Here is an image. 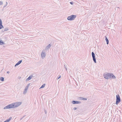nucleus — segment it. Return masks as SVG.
Here are the masks:
<instances>
[{"label":"nucleus","instance_id":"f257e3e1","mask_svg":"<svg viewBox=\"0 0 122 122\" xmlns=\"http://www.w3.org/2000/svg\"><path fill=\"white\" fill-rule=\"evenodd\" d=\"M21 104V102H20L13 103L6 106L4 108V109H6L15 108L19 106Z\"/></svg>","mask_w":122,"mask_h":122},{"label":"nucleus","instance_id":"f03ea898","mask_svg":"<svg viewBox=\"0 0 122 122\" xmlns=\"http://www.w3.org/2000/svg\"><path fill=\"white\" fill-rule=\"evenodd\" d=\"M103 76L104 78L107 79L109 78H112L114 79L116 78V77L112 73L107 72L105 73H104Z\"/></svg>","mask_w":122,"mask_h":122},{"label":"nucleus","instance_id":"7ed1b4c3","mask_svg":"<svg viewBox=\"0 0 122 122\" xmlns=\"http://www.w3.org/2000/svg\"><path fill=\"white\" fill-rule=\"evenodd\" d=\"M76 17V15H72L69 16L67 18V19L69 20H74Z\"/></svg>","mask_w":122,"mask_h":122},{"label":"nucleus","instance_id":"20e7f679","mask_svg":"<svg viewBox=\"0 0 122 122\" xmlns=\"http://www.w3.org/2000/svg\"><path fill=\"white\" fill-rule=\"evenodd\" d=\"M121 102V99L119 95L118 94L116 95V105L118 104Z\"/></svg>","mask_w":122,"mask_h":122},{"label":"nucleus","instance_id":"39448f33","mask_svg":"<svg viewBox=\"0 0 122 122\" xmlns=\"http://www.w3.org/2000/svg\"><path fill=\"white\" fill-rule=\"evenodd\" d=\"M30 83L28 84L25 87V88L23 91V94H25L27 92L28 87L29 86Z\"/></svg>","mask_w":122,"mask_h":122},{"label":"nucleus","instance_id":"423d86ee","mask_svg":"<svg viewBox=\"0 0 122 122\" xmlns=\"http://www.w3.org/2000/svg\"><path fill=\"white\" fill-rule=\"evenodd\" d=\"M92 55L93 58V60L95 63H96V60L95 58V55L94 53L92 52Z\"/></svg>","mask_w":122,"mask_h":122},{"label":"nucleus","instance_id":"0eeeda50","mask_svg":"<svg viewBox=\"0 0 122 122\" xmlns=\"http://www.w3.org/2000/svg\"><path fill=\"white\" fill-rule=\"evenodd\" d=\"M46 55V53L44 51H43L41 52V56L42 58L43 59L45 57Z\"/></svg>","mask_w":122,"mask_h":122},{"label":"nucleus","instance_id":"6e6552de","mask_svg":"<svg viewBox=\"0 0 122 122\" xmlns=\"http://www.w3.org/2000/svg\"><path fill=\"white\" fill-rule=\"evenodd\" d=\"M71 102L73 104H80L81 103L80 101H72Z\"/></svg>","mask_w":122,"mask_h":122},{"label":"nucleus","instance_id":"1a4fd4ad","mask_svg":"<svg viewBox=\"0 0 122 122\" xmlns=\"http://www.w3.org/2000/svg\"><path fill=\"white\" fill-rule=\"evenodd\" d=\"M22 60H20V61H19L18 62L16 63V64L15 65V67H16V66L19 65L20 64L21 62H22Z\"/></svg>","mask_w":122,"mask_h":122},{"label":"nucleus","instance_id":"9d476101","mask_svg":"<svg viewBox=\"0 0 122 122\" xmlns=\"http://www.w3.org/2000/svg\"><path fill=\"white\" fill-rule=\"evenodd\" d=\"M33 77L32 75H30V76L28 77L27 79H26V81H28L30 80L32 78V77Z\"/></svg>","mask_w":122,"mask_h":122},{"label":"nucleus","instance_id":"9b49d317","mask_svg":"<svg viewBox=\"0 0 122 122\" xmlns=\"http://www.w3.org/2000/svg\"><path fill=\"white\" fill-rule=\"evenodd\" d=\"M2 27H3V26L2 25V20H1L0 19V29H1Z\"/></svg>","mask_w":122,"mask_h":122},{"label":"nucleus","instance_id":"f8f14e48","mask_svg":"<svg viewBox=\"0 0 122 122\" xmlns=\"http://www.w3.org/2000/svg\"><path fill=\"white\" fill-rule=\"evenodd\" d=\"M51 46V45L50 44H49L47 46H46L45 48V50H46L49 48Z\"/></svg>","mask_w":122,"mask_h":122},{"label":"nucleus","instance_id":"ddd939ff","mask_svg":"<svg viewBox=\"0 0 122 122\" xmlns=\"http://www.w3.org/2000/svg\"><path fill=\"white\" fill-rule=\"evenodd\" d=\"M12 119V117H10L9 119H7L6 121L4 122H8L10 121V120H11V119Z\"/></svg>","mask_w":122,"mask_h":122},{"label":"nucleus","instance_id":"4468645a","mask_svg":"<svg viewBox=\"0 0 122 122\" xmlns=\"http://www.w3.org/2000/svg\"><path fill=\"white\" fill-rule=\"evenodd\" d=\"M105 40L106 42H107V44H108L109 42L108 40L106 37L105 36Z\"/></svg>","mask_w":122,"mask_h":122},{"label":"nucleus","instance_id":"2eb2a0df","mask_svg":"<svg viewBox=\"0 0 122 122\" xmlns=\"http://www.w3.org/2000/svg\"><path fill=\"white\" fill-rule=\"evenodd\" d=\"M4 44V43L0 39V45H3Z\"/></svg>","mask_w":122,"mask_h":122},{"label":"nucleus","instance_id":"dca6fc26","mask_svg":"<svg viewBox=\"0 0 122 122\" xmlns=\"http://www.w3.org/2000/svg\"><path fill=\"white\" fill-rule=\"evenodd\" d=\"M4 78L3 77H1L0 78V80L2 81H4Z\"/></svg>","mask_w":122,"mask_h":122},{"label":"nucleus","instance_id":"f3484780","mask_svg":"<svg viewBox=\"0 0 122 122\" xmlns=\"http://www.w3.org/2000/svg\"><path fill=\"white\" fill-rule=\"evenodd\" d=\"M45 84H44L40 87V89L41 88L44 87L45 86Z\"/></svg>","mask_w":122,"mask_h":122},{"label":"nucleus","instance_id":"a211bd4d","mask_svg":"<svg viewBox=\"0 0 122 122\" xmlns=\"http://www.w3.org/2000/svg\"><path fill=\"white\" fill-rule=\"evenodd\" d=\"M81 99L84 100H87V99L86 98L82 97Z\"/></svg>","mask_w":122,"mask_h":122},{"label":"nucleus","instance_id":"6ab92c4d","mask_svg":"<svg viewBox=\"0 0 122 122\" xmlns=\"http://www.w3.org/2000/svg\"><path fill=\"white\" fill-rule=\"evenodd\" d=\"M7 2H6V5L4 6L3 7V8H4L7 5Z\"/></svg>","mask_w":122,"mask_h":122},{"label":"nucleus","instance_id":"aec40b11","mask_svg":"<svg viewBox=\"0 0 122 122\" xmlns=\"http://www.w3.org/2000/svg\"><path fill=\"white\" fill-rule=\"evenodd\" d=\"M3 4V2L2 1H0V5H1Z\"/></svg>","mask_w":122,"mask_h":122},{"label":"nucleus","instance_id":"412c9836","mask_svg":"<svg viewBox=\"0 0 122 122\" xmlns=\"http://www.w3.org/2000/svg\"><path fill=\"white\" fill-rule=\"evenodd\" d=\"M70 3L71 4V5H73V2H70Z\"/></svg>","mask_w":122,"mask_h":122},{"label":"nucleus","instance_id":"4be33fe9","mask_svg":"<svg viewBox=\"0 0 122 122\" xmlns=\"http://www.w3.org/2000/svg\"><path fill=\"white\" fill-rule=\"evenodd\" d=\"M8 30V29L7 28H6L4 30L6 31V30Z\"/></svg>","mask_w":122,"mask_h":122},{"label":"nucleus","instance_id":"5701e85b","mask_svg":"<svg viewBox=\"0 0 122 122\" xmlns=\"http://www.w3.org/2000/svg\"><path fill=\"white\" fill-rule=\"evenodd\" d=\"M76 107H74L73 108V110H76Z\"/></svg>","mask_w":122,"mask_h":122},{"label":"nucleus","instance_id":"b1692460","mask_svg":"<svg viewBox=\"0 0 122 122\" xmlns=\"http://www.w3.org/2000/svg\"><path fill=\"white\" fill-rule=\"evenodd\" d=\"M61 77V76L60 75L59 76V77L57 79H58Z\"/></svg>","mask_w":122,"mask_h":122},{"label":"nucleus","instance_id":"393cba45","mask_svg":"<svg viewBox=\"0 0 122 122\" xmlns=\"http://www.w3.org/2000/svg\"><path fill=\"white\" fill-rule=\"evenodd\" d=\"M65 70L66 71H67V68L66 67H65Z\"/></svg>","mask_w":122,"mask_h":122},{"label":"nucleus","instance_id":"a878e982","mask_svg":"<svg viewBox=\"0 0 122 122\" xmlns=\"http://www.w3.org/2000/svg\"><path fill=\"white\" fill-rule=\"evenodd\" d=\"M7 73L8 74H9L10 73V72H9V71H7Z\"/></svg>","mask_w":122,"mask_h":122},{"label":"nucleus","instance_id":"bb28decb","mask_svg":"<svg viewBox=\"0 0 122 122\" xmlns=\"http://www.w3.org/2000/svg\"><path fill=\"white\" fill-rule=\"evenodd\" d=\"M25 115L24 116H23V117H22L23 118L25 117Z\"/></svg>","mask_w":122,"mask_h":122},{"label":"nucleus","instance_id":"cd10ccee","mask_svg":"<svg viewBox=\"0 0 122 122\" xmlns=\"http://www.w3.org/2000/svg\"><path fill=\"white\" fill-rule=\"evenodd\" d=\"M23 118L22 117L20 119V120H21Z\"/></svg>","mask_w":122,"mask_h":122},{"label":"nucleus","instance_id":"c85d7f7f","mask_svg":"<svg viewBox=\"0 0 122 122\" xmlns=\"http://www.w3.org/2000/svg\"><path fill=\"white\" fill-rule=\"evenodd\" d=\"M45 113H46V111H45Z\"/></svg>","mask_w":122,"mask_h":122},{"label":"nucleus","instance_id":"c756f323","mask_svg":"<svg viewBox=\"0 0 122 122\" xmlns=\"http://www.w3.org/2000/svg\"><path fill=\"white\" fill-rule=\"evenodd\" d=\"M64 66H65V67H66V65H65V64H64Z\"/></svg>","mask_w":122,"mask_h":122}]
</instances>
